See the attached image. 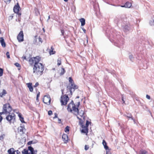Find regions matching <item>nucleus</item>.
<instances>
[{"instance_id": "1", "label": "nucleus", "mask_w": 154, "mask_h": 154, "mask_svg": "<svg viewBox=\"0 0 154 154\" xmlns=\"http://www.w3.org/2000/svg\"><path fill=\"white\" fill-rule=\"evenodd\" d=\"M80 104V102H79L78 103L77 107H76L73 101H72L68 105L67 109L68 111L72 113L74 115L76 116L79 115L81 118H83V119H84L85 116L84 115L85 112L84 111L81 110L79 112L78 107H79Z\"/></svg>"}, {"instance_id": "2", "label": "nucleus", "mask_w": 154, "mask_h": 154, "mask_svg": "<svg viewBox=\"0 0 154 154\" xmlns=\"http://www.w3.org/2000/svg\"><path fill=\"white\" fill-rule=\"evenodd\" d=\"M44 69V66L41 63H38L34 66L33 73L35 75H41Z\"/></svg>"}, {"instance_id": "3", "label": "nucleus", "mask_w": 154, "mask_h": 154, "mask_svg": "<svg viewBox=\"0 0 154 154\" xmlns=\"http://www.w3.org/2000/svg\"><path fill=\"white\" fill-rule=\"evenodd\" d=\"M11 110L12 108L10 104L7 103L3 105L2 112H1L2 114H8L10 113Z\"/></svg>"}, {"instance_id": "4", "label": "nucleus", "mask_w": 154, "mask_h": 154, "mask_svg": "<svg viewBox=\"0 0 154 154\" xmlns=\"http://www.w3.org/2000/svg\"><path fill=\"white\" fill-rule=\"evenodd\" d=\"M40 60L41 58L39 56H36L30 58L29 60V63L30 65H34V66L35 64L39 63Z\"/></svg>"}, {"instance_id": "5", "label": "nucleus", "mask_w": 154, "mask_h": 154, "mask_svg": "<svg viewBox=\"0 0 154 154\" xmlns=\"http://www.w3.org/2000/svg\"><path fill=\"white\" fill-rule=\"evenodd\" d=\"M8 114V115L7 116L6 118V120L10 123L11 122H14L15 119V114L13 113H9Z\"/></svg>"}, {"instance_id": "6", "label": "nucleus", "mask_w": 154, "mask_h": 154, "mask_svg": "<svg viewBox=\"0 0 154 154\" xmlns=\"http://www.w3.org/2000/svg\"><path fill=\"white\" fill-rule=\"evenodd\" d=\"M28 150L26 149H24L22 151L23 154H34V149L31 146L28 147Z\"/></svg>"}, {"instance_id": "7", "label": "nucleus", "mask_w": 154, "mask_h": 154, "mask_svg": "<svg viewBox=\"0 0 154 154\" xmlns=\"http://www.w3.org/2000/svg\"><path fill=\"white\" fill-rule=\"evenodd\" d=\"M60 101L62 105H65L69 100V98L67 95H66L61 97Z\"/></svg>"}, {"instance_id": "8", "label": "nucleus", "mask_w": 154, "mask_h": 154, "mask_svg": "<svg viewBox=\"0 0 154 154\" xmlns=\"http://www.w3.org/2000/svg\"><path fill=\"white\" fill-rule=\"evenodd\" d=\"M51 100V99L49 95L45 96L43 100V102L48 105L50 104Z\"/></svg>"}, {"instance_id": "9", "label": "nucleus", "mask_w": 154, "mask_h": 154, "mask_svg": "<svg viewBox=\"0 0 154 154\" xmlns=\"http://www.w3.org/2000/svg\"><path fill=\"white\" fill-rule=\"evenodd\" d=\"M69 88L68 87L67 88H69L70 90V94H72V92H74L75 90L78 88V86L74 84H72L69 85Z\"/></svg>"}, {"instance_id": "10", "label": "nucleus", "mask_w": 154, "mask_h": 154, "mask_svg": "<svg viewBox=\"0 0 154 154\" xmlns=\"http://www.w3.org/2000/svg\"><path fill=\"white\" fill-rule=\"evenodd\" d=\"M19 9H20V7L18 3H17L14 8V11L15 13H18L19 11Z\"/></svg>"}, {"instance_id": "11", "label": "nucleus", "mask_w": 154, "mask_h": 154, "mask_svg": "<svg viewBox=\"0 0 154 154\" xmlns=\"http://www.w3.org/2000/svg\"><path fill=\"white\" fill-rule=\"evenodd\" d=\"M42 39H34L33 41V43L35 45H39L42 42Z\"/></svg>"}, {"instance_id": "12", "label": "nucleus", "mask_w": 154, "mask_h": 154, "mask_svg": "<svg viewBox=\"0 0 154 154\" xmlns=\"http://www.w3.org/2000/svg\"><path fill=\"white\" fill-rule=\"evenodd\" d=\"M62 138L63 141L65 143H66L68 140V136L67 135L65 134H64L62 135Z\"/></svg>"}, {"instance_id": "13", "label": "nucleus", "mask_w": 154, "mask_h": 154, "mask_svg": "<svg viewBox=\"0 0 154 154\" xmlns=\"http://www.w3.org/2000/svg\"><path fill=\"white\" fill-rule=\"evenodd\" d=\"M131 3L129 2H127L125 3V5L123 6H121V7H125V8H130L131 7Z\"/></svg>"}, {"instance_id": "14", "label": "nucleus", "mask_w": 154, "mask_h": 154, "mask_svg": "<svg viewBox=\"0 0 154 154\" xmlns=\"http://www.w3.org/2000/svg\"><path fill=\"white\" fill-rule=\"evenodd\" d=\"M26 85L29 88V91L31 92H32L33 91V88L32 86V83H28Z\"/></svg>"}, {"instance_id": "15", "label": "nucleus", "mask_w": 154, "mask_h": 154, "mask_svg": "<svg viewBox=\"0 0 154 154\" xmlns=\"http://www.w3.org/2000/svg\"><path fill=\"white\" fill-rule=\"evenodd\" d=\"M17 38H23V34L22 31H21L19 33Z\"/></svg>"}, {"instance_id": "16", "label": "nucleus", "mask_w": 154, "mask_h": 154, "mask_svg": "<svg viewBox=\"0 0 154 154\" xmlns=\"http://www.w3.org/2000/svg\"><path fill=\"white\" fill-rule=\"evenodd\" d=\"M82 128L83 129L82 130V133H87L88 132V128L87 127L82 126Z\"/></svg>"}, {"instance_id": "17", "label": "nucleus", "mask_w": 154, "mask_h": 154, "mask_svg": "<svg viewBox=\"0 0 154 154\" xmlns=\"http://www.w3.org/2000/svg\"><path fill=\"white\" fill-rule=\"evenodd\" d=\"M81 23V26H84L85 24V20L84 18H81L79 20Z\"/></svg>"}, {"instance_id": "18", "label": "nucleus", "mask_w": 154, "mask_h": 154, "mask_svg": "<svg viewBox=\"0 0 154 154\" xmlns=\"http://www.w3.org/2000/svg\"><path fill=\"white\" fill-rule=\"evenodd\" d=\"M4 39H0V42L2 47L5 48L6 46V44Z\"/></svg>"}, {"instance_id": "19", "label": "nucleus", "mask_w": 154, "mask_h": 154, "mask_svg": "<svg viewBox=\"0 0 154 154\" xmlns=\"http://www.w3.org/2000/svg\"><path fill=\"white\" fill-rule=\"evenodd\" d=\"M103 144L104 146V148L106 150L108 149V147L106 145V143L104 140H103L102 143Z\"/></svg>"}, {"instance_id": "20", "label": "nucleus", "mask_w": 154, "mask_h": 154, "mask_svg": "<svg viewBox=\"0 0 154 154\" xmlns=\"http://www.w3.org/2000/svg\"><path fill=\"white\" fill-rule=\"evenodd\" d=\"M129 27L128 25H125L124 27V32H126L129 30Z\"/></svg>"}, {"instance_id": "21", "label": "nucleus", "mask_w": 154, "mask_h": 154, "mask_svg": "<svg viewBox=\"0 0 154 154\" xmlns=\"http://www.w3.org/2000/svg\"><path fill=\"white\" fill-rule=\"evenodd\" d=\"M53 50L54 49L53 48V46H51V49L49 52L50 55L53 54L55 53V51H54Z\"/></svg>"}, {"instance_id": "22", "label": "nucleus", "mask_w": 154, "mask_h": 154, "mask_svg": "<svg viewBox=\"0 0 154 154\" xmlns=\"http://www.w3.org/2000/svg\"><path fill=\"white\" fill-rule=\"evenodd\" d=\"M14 149L13 148H11L8 151V152L9 154H12L14 151Z\"/></svg>"}, {"instance_id": "23", "label": "nucleus", "mask_w": 154, "mask_h": 154, "mask_svg": "<svg viewBox=\"0 0 154 154\" xmlns=\"http://www.w3.org/2000/svg\"><path fill=\"white\" fill-rule=\"evenodd\" d=\"M61 33L62 35L63 36V37L64 38H68V37H66V33L65 32V31L64 30L62 29L61 30Z\"/></svg>"}, {"instance_id": "24", "label": "nucleus", "mask_w": 154, "mask_h": 154, "mask_svg": "<svg viewBox=\"0 0 154 154\" xmlns=\"http://www.w3.org/2000/svg\"><path fill=\"white\" fill-rule=\"evenodd\" d=\"M126 117L129 118H131V119L133 120V121L134 122H135V120L133 119V118H132V116L131 114H127V115L126 116Z\"/></svg>"}, {"instance_id": "25", "label": "nucleus", "mask_w": 154, "mask_h": 154, "mask_svg": "<svg viewBox=\"0 0 154 154\" xmlns=\"http://www.w3.org/2000/svg\"><path fill=\"white\" fill-rule=\"evenodd\" d=\"M6 94V91L4 90L2 92L0 93V96L1 97H2L4 95H5Z\"/></svg>"}, {"instance_id": "26", "label": "nucleus", "mask_w": 154, "mask_h": 154, "mask_svg": "<svg viewBox=\"0 0 154 154\" xmlns=\"http://www.w3.org/2000/svg\"><path fill=\"white\" fill-rule=\"evenodd\" d=\"M65 70L63 68H62L61 72L60 73V75H62L65 73Z\"/></svg>"}, {"instance_id": "27", "label": "nucleus", "mask_w": 154, "mask_h": 154, "mask_svg": "<svg viewBox=\"0 0 154 154\" xmlns=\"http://www.w3.org/2000/svg\"><path fill=\"white\" fill-rule=\"evenodd\" d=\"M147 152L144 150H142L140 151L139 154H146Z\"/></svg>"}, {"instance_id": "28", "label": "nucleus", "mask_w": 154, "mask_h": 154, "mask_svg": "<svg viewBox=\"0 0 154 154\" xmlns=\"http://www.w3.org/2000/svg\"><path fill=\"white\" fill-rule=\"evenodd\" d=\"M57 65L60 66L61 64V60L60 58H58L57 60Z\"/></svg>"}, {"instance_id": "29", "label": "nucleus", "mask_w": 154, "mask_h": 154, "mask_svg": "<svg viewBox=\"0 0 154 154\" xmlns=\"http://www.w3.org/2000/svg\"><path fill=\"white\" fill-rule=\"evenodd\" d=\"M69 82L70 84H69L71 85L72 84H74V83L73 82V81L71 77H69Z\"/></svg>"}, {"instance_id": "30", "label": "nucleus", "mask_w": 154, "mask_h": 154, "mask_svg": "<svg viewBox=\"0 0 154 154\" xmlns=\"http://www.w3.org/2000/svg\"><path fill=\"white\" fill-rule=\"evenodd\" d=\"M69 127L68 126H67L65 128L64 131L66 132L69 131Z\"/></svg>"}, {"instance_id": "31", "label": "nucleus", "mask_w": 154, "mask_h": 154, "mask_svg": "<svg viewBox=\"0 0 154 154\" xmlns=\"http://www.w3.org/2000/svg\"><path fill=\"white\" fill-rule=\"evenodd\" d=\"M3 73V70L2 69L0 68V76L2 75Z\"/></svg>"}, {"instance_id": "32", "label": "nucleus", "mask_w": 154, "mask_h": 154, "mask_svg": "<svg viewBox=\"0 0 154 154\" xmlns=\"http://www.w3.org/2000/svg\"><path fill=\"white\" fill-rule=\"evenodd\" d=\"M129 58L130 59V60H131V61H133V55H131L129 56Z\"/></svg>"}, {"instance_id": "33", "label": "nucleus", "mask_w": 154, "mask_h": 154, "mask_svg": "<svg viewBox=\"0 0 154 154\" xmlns=\"http://www.w3.org/2000/svg\"><path fill=\"white\" fill-rule=\"evenodd\" d=\"M89 149L88 146L85 145V150H88Z\"/></svg>"}, {"instance_id": "34", "label": "nucleus", "mask_w": 154, "mask_h": 154, "mask_svg": "<svg viewBox=\"0 0 154 154\" xmlns=\"http://www.w3.org/2000/svg\"><path fill=\"white\" fill-rule=\"evenodd\" d=\"M106 150V154H111V152L109 150V148Z\"/></svg>"}, {"instance_id": "35", "label": "nucleus", "mask_w": 154, "mask_h": 154, "mask_svg": "<svg viewBox=\"0 0 154 154\" xmlns=\"http://www.w3.org/2000/svg\"><path fill=\"white\" fill-rule=\"evenodd\" d=\"M6 55L7 57L8 58H10V54L8 52H7L6 53Z\"/></svg>"}, {"instance_id": "36", "label": "nucleus", "mask_w": 154, "mask_h": 154, "mask_svg": "<svg viewBox=\"0 0 154 154\" xmlns=\"http://www.w3.org/2000/svg\"><path fill=\"white\" fill-rule=\"evenodd\" d=\"M14 64L17 67H20V64L17 63H15Z\"/></svg>"}, {"instance_id": "37", "label": "nucleus", "mask_w": 154, "mask_h": 154, "mask_svg": "<svg viewBox=\"0 0 154 154\" xmlns=\"http://www.w3.org/2000/svg\"><path fill=\"white\" fill-rule=\"evenodd\" d=\"M11 0H4L5 2L7 4L9 3L11 1Z\"/></svg>"}, {"instance_id": "38", "label": "nucleus", "mask_w": 154, "mask_h": 154, "mask_svg": "<svg viewBox=\"0 0 154 154\" xmlns=\"http://www.w3.org/2000/svg\"><path fill=\"white\" fill-rule=\"evenodd\" d=\"M90 122H89L88 121H87L86 122V126L85 127H87V128H88V125L90 123Z\"/></svg>"}, {"instance_id": "39", "label": "nucleus", "mask_w": 154, "mask_h": 154, "mask_svg": "<svg viewBox=\"0 0 154 154\" xmlns=\"http://www.w3.org/2000/svg\"><path fill=\"white\" fill-rule=\"evenodd\" d=\"M18 152L19 151L18 150L17 151H14V152L12 153V154H18Z\"/></svg>"}, {"instance_id": "40", "label": "nucleus", "mask_w": 154, "mask_h": 154, "mask_svg": "<svg viewBox=\"0 0 154 154\" xmlns=\"http://www.w3.org/2000/svg\"><path fill=\"white\" fill-rule=\"evenodd\" d=\"M20 121H21V122L22 123H23V122H24V120H23V117H20Z\"/></svg>"}, {"instance_id": "41", "label": "nucleus", "mask_w": 154, "mask_h": 154, "mask_svg": "<svg viewBox=\"0 0 154 154\" xmlns=\"http://www.w3.org/2000/svg\"><path fill=\"white\" fill-rule=\"evenodd\" d=\"M52 114V112L50 110L48 112V115L50 116Z\"/></svg>"}, {"instance_id": "42", "label": "nucleus", "mask_w": 154, "mask_h": 154, "mask_svg": "<svg viewBox=\"0 0 154 154\" xmlns=\"http://www.w3.org/2000/svg\"><path fill=\"white\" fill-rule=\"evenodd\" d=\"M19 131L20 132L23 133V128L22 127H20V128L19 129Z\"/></svg>"}, {"instance_id": "43", "label": "nucleus", "mask_w": 154, "mask_h": 154, "mask_svg": "<svg viewBox=\"0 0 154 154\" xmlns=\"http://www.w3.org/2000/svg\"><path fill=\"white\" fill-rule=\"evenodd\" d=\"M2 114L1 112H0V122L2 121V117L1 116Z\"/></svg>"}, {"instance_id": "44", "label": "nucleus", "mask_w": 154, "mask_h": 154, "mask_svg": "<svg viewBox=\"0 0 154 154\" xmlns=\"http://www.w3.org/2000/svg\"><path fill=\"white\" fill-rule=\"evenodd\" d=\"M33 143V141H30L28 143V145H31V144L32 143Z\"/></svg>"}, {"instance_id": "45", "label": "nucleus", "mask_w": 154, "mask_h": 154, "mask_svg": "<svg viewBox=\"0 0 154 154\" xmlns=\"http://www.w3.org/2000/svg\"><path fill=\"white\" fill-rule=\"evenodd\" d=\"M18 42H20L24 41V39H17Z\"/></svg>"}, {"instance_id": "46", "label": "nucleus", "mask_w": 154, "mask_h": 154, "mask_svg": "<svg viewBox=\"0 0 154 154\" xmlns=\"http://www.w3.org/2000/svg\"><path fill=\"white\" fill-rule=\"evenodd\" d=\"M146 97L147 99H148L149 100L150 99V96L147 94L146 95Z\"/></svg>"}, {"instance_id": "47", "label": "nucleus", "mask_w": 154, "mask_h": 154, "mask_svg": "<svg viewBox=\"0 0 154 154\" xmlns=\"http://www.w3.org/2000/svg\"><path fill=\"white\" fill-rule=\"evenodd\" d=\"M54 117L53 118L54 119L55 118H57V113H54Z\"/></svg>"}, {"instance_id": "48", "label": "nucleus", "mask_w": 154, "mask_h": 154, "mask_svg": "<svg viewBox=\"0 0 154 154\" xmlns=\"http://www.w3.org/2000/svg\"><path fill=\"white\" fill-rule=\"evenodd\" d=\"M39 85V84L38 82H36L35 85L34 86V87H36L38 85Z\"/></svg>"}, {"instance_id": "49", "label": "nucleus", "mask_w": 154, "mask_h": 154, "mask_svg": "<svg viewBox=\"0 0 154 154\" xmlns=\"http://www.w3.org/2000/svg\"><path fill=\"white\" fill-rule=\"evenodd\" d=\"M5 136V135L4 134H3L1 135L0 136V137L2 139H3L4 138Z\"/></svg>"}, {"instance_id": "50", "label": "nucleus", "mask_w": 154, "mask_h": 154, "mask_svg": "<svg viewBox=\"0 0 154 154\" xmlns=\"http://www.w3.org/2000/svg\"><path fill=\"white\" fill-rule=\"evenodd\" d=\"M82 29L83 30L84 33H86V30L85 29H84L83 28H82Z\"/></svg>"}, {"instance_id": "51", "label": "nucleus", "mask_w": 154, "mask_h": 154, "mask_svg": "<svg viewBox=\"0 0 154 154\" xmlns=\"http://www.w3.org/2000/svg\"><path fill=\"white\" fill-rule=\"evenodd\" d=\"M124 97H122V100L123 101V103H125V101L124 100Z\"/></svg>"}, {"instance_id": "52", "label": "nucleus", "mask_w": 154, "mask_h": 154, "mask_svg": "<svg viewBox=\"0 0 154 154\" xmlns=\"http://www.w3.org/2000/svg\"><path fill=\"white\" fill-rule=\"evenodd\" d=\"M39 95H40V92H39L37 95V98H38L39 97Z\"/></svg>"}, {"instance_id": "53", "label": "nucleus", "mask_w": 154, "mask_h": 154, "mask_svg": "<svg viewBox=\"0 0 154 154\" xmlns=\"http://www.w3.org/2000/svg\"><path fill=\"white\" fill-rule=\"evenodd\" d=\"M58 123H60V122H61V119L58 118Z\"/></svg>"}, {"instance_id": "54", "label": "nucleus", "mask_w": 154, "mask_h": 154, "mask_svg": "<svg viewBox=\"0 0 154 154\" xmlns=\"http://www.w3.org/2000/svg\"><path fill=\"white\" fill-rule=\"evenodd\" d=\"M18 116H19V117L20 118V117H22L21 116V115L20 114H19L18 115Z\"/></svg>"}, {"instance_id": "55", "label": "nucleus", "mask_w": 154, "mask_h": 154, "mask_svg": "<svg viewBox=\"0 0 154 154\" xmlns=\"http://www.w3.org/2000/svg\"><path fill=\"white\" fill-rule=\"evenodd\" d=\"M94 142H92V148H93V145H94Z\"/></svg>"}, {"instance_id": "56", "label": "nucleus", "mask_w": 154, "mask_h": 154, "mask_svg": "<svg viewBox=\"0 0 154 154\" xmlns=\"http://www.w3.org/2000/svg\"><path fill=\"white\" fill-rule=\"evenodd\" d=\"M50 19V16H48V20H47V21L48 22V20Z\"/></svg>"}, {"instance_id": "57", "label": "nucleus", "mask_w": 154, "mask_h": 154, "mask_svg": "<svg viewBox=\"0 0 154 154\" xmlns=\"http://www.w3.org/2000/svg\"><path fill=\"white\" fill-rule=\"evenodd\" d=\"M77 118L79 120H81V118H79V116H77Z\"/></svg>"}, {"instance_id": "58", "label": "nucleus", "mask_w": 154, "mask_h": 154, "mask_svg": "<svg viewBox=\"0 0 154 154\" xmlns=\"http://www.w3.org/2000/svg\"><path fill=\"white\" fill-rule=\"evenodd\" d=\"M18 22H20V19H18Z\"/></svg>"}, {"instance_id": "59", "label": "nucleus", "mask_w": 154, "mask_h": 154, "mask_svg": "<svg viewBox=\"0 0 154 154\" xmlns=\"http://www.w3.org/2000/svg\"><path fill=\"white\" fill-rule=\"evenodd\" d=\"M63 90H62V93L63 94Z\"/></svg>"}, {"instance_id": "60", "label": "nucleus", "mask_w": 154, "mask_h": 154, "mask_svg": "<svg viewBox=\"0 0 154 154\" xmlns=\"http://www.w3.org/2000/svg\"><path fill=\"white\" fill-rule=\"evenodd\" d=\"M68 0H64V1H65V2H66L68 1Z\"/></svg>"}, {"instance_id": "61", "label": "nucleus", "mask_w": 154, "mask_h": 154, "mask_svg": "<svg viewBox=\"0 0 154 154\" xmlns=\"http://www.w3.org/2000/svg\"><path fill=\"white\" fill-rule=\"evenodd\" d=\"M43 30L44 31V32H45V29H44V28H43Z\"/></svg>"}, {"instance_id": "62", "label": "nucleus", "mask_w": 154, "mask_h": 154, "mask_svg": "<svg viewBox=\"0 0 154 154\" xmlns=\"http://www.w3.org/2000/svg\"><path fill=\"white\" fill-rule=\"evenodd\" d=\"M88 39H86V42H88Z\"/></svg>"}, {"instance_id": "63", "label": "nucleus", "mask_w": 154, "mask_h": 154, "mask_svg": "<svg viewBox=\"0 0 154 154\" xmlns=\"http://www.w3.org/2000/svg\"><path fill=\"white\" fill-rule=\"evenodd\" d=\"M77 98H79V96H77Z\"/></svg>"}, {"instance_id": "64", "label": "nucleus", "mask_w": 154, "mask_h": 154, "mask_svg": "<svg viewBox=\"0 0 154 154\" xmlns=\"http://www.w3.org/2000/svg\"><path fill=\"white\" fill-rule=\"evenodd\" d=\"M0 39L3 38V37H0Z\"/></svg>"}]
</instances>
